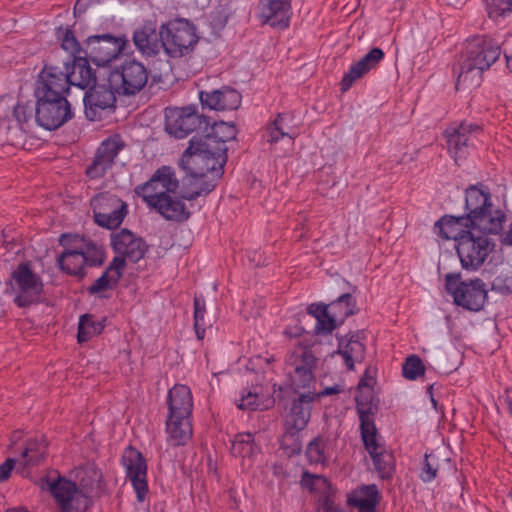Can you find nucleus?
Returning a JSON list of instances; mask_svg holds the SVG:
<instances>
[{
    "mask_svg": "<svg viewBox=\"0 0 512 512\" xmlns=\"http://www.w3.org/2000/svg\"><path fill=\"white\" fill-rule=\"evenodd\" d=\"M36 122L47 130H54L73 117L66 97H36Z\"/></svg>",
    "mask_w": 512,
    "mask_h": 512,
    "instance_id": "f8f14e48",
    "label": "nucleus"
},
{
    "mask_svg": "<svg viewBox=\"0 0 512 512\" xmlns=\"http://www.w3.org/2000/svg\"><path fill=\"white\" fill-rule=\"evenodd\" d=\"M331 313H333L340 322L354 313V298L351 294L346 293L338 297L337 300L326 305Z\"/></svg>",
    "mask_w": 512,
    "mask_h": 512,
    "instance_id": "37998d69",
    "label": "nucleus"
},
{
    "mask_svg": "<svg viewBox=\"0 0 512 512\" xmlns=\"http://www.w3.org/2000/svg\"><path fill=\"white\" fill-rule=\"evenodd\" d=\"M165 118L166 131L176 138L186 137L204 122L195 106L167 108Z\"/></svg>",
    "mask_w": 512,
    "mask_h": 512,
    "instance_id": "4468645a",
    "label": "nucleus"
},
{
    "mask_svg": "<svg viewBox=\"0 0 512 512\" xmlns=\"http://www.w3.org/2000/svg\"><path fill=\"white\" fill-rule=\"evenodd\" d=\"M168 416H191L193 398L188 386L177 384L168 393Z\"/></svg>",
    "mask_w": 512,
    "mask_h": 512,
    "instance_id": "cd10ccee",
    "label": "nucleus"
},
{
    "mask_svg": "<svg viewBox=\"0 0 512 512\" xmlns=\"http://www.w3.org/2000/svg\"><path fill=\"white\" fill-rule=\"evenodd\" d=\"M165 53L173 58L193 51L198 42L195 27L186 19H175L160 27Z\"/></svg>",
    "mask_w": 512,
    "mask_h": 512,
    "instance_id": "39448f33",
    "label": "nucleus"
},
{
    "mask_svg": "<svg viewBox=\"0 0 512 512\" xmlns=\"http://www.w3.org/2000/svg\"><path fill=\"white\" fill-rule=\"evenodd\" d=\"M226 151L227 148L221 142L217 144L211 138L193 137L190 140L189 147L184 151L179 164L186 172L184 184L188 181L195 189L183 192L182 199L193 200L214 188L215 185L207 183L204 178L208 173L216 178L222 175L227 159Z\"/></svg>",
    "mask_w": 512,
    "mask_h": 512,
    "instance_id": "f257e3e1",
    "label": "nucleus"
},
{
    "mask_svg": "<svg viewBox=\"0 0 512 512\" xmlns=\"http://www.w3.org/2000/svg\"><path fill=\"white\" fill-rule=\"evenodd\" d=\"M103 325L95 322L90 315H83L80 317L78 325V341L85 342L92 336L101 333Z\"/></svg>",
    "mask_w": 512,
    "mask_h": 512,
    "instance_id": "49530a36",
    "label": "nucleus"
},
{
    "mask_svg": "<svg viewBox=\"0 0 512 512\" xmlns=\"http://www.w3.org/2000/svg\"><path fill=\"white\" fill-rule=\"evenodd\" d=\"M236 127L233 124H227L225 122L216 123L212 128V133L203 136L202 138H211L217 144L220 142L225 148L226 142L236 137Z\"/></svg>",
    "mask_w": 512,
    "mask_h": 512,
    "instance_id": "a18cd8bd",
    "label": "nucleus"
},
{
    "mask_svg": "<svg viewBox=\"0 0 512 512\" xmlns=\"http://www.w3.org/2000/svg\"><path fill=\"white\" fill-rule=\"evenodd\" d=\"M494 249V243L484 234L463 231L456 245L461 265L466 270H477Z\"/></svg>",
    "mask_w": 512,
    "mask_h": 512,
    "instance_id": "1a4fd4ad",
    "label": "nucleus"
},
{
    "mask_svg": "<svg viewBox=\"0 0 512 512\" xmlns=\"http://www.w3.org/2000/svg\"><path fill=\"white\" fill-rule=\"evenodd\" d=\"M466 222L464 217L445 216L438 220L434 225L435 233L443 239H454L458 244V239L464 230L460 227L462 222Z\"/></svg>",
    "mask_w": 512,
    "mask_h": 512,
    "instance_id": "4c0bfd02",
    "label": "nucleus"
},
{
    "mask_svg": "<svg viewBox=\"0 0 512 512\" xmlns=\"http://www.w3.org/2000/svg\"><path fill=\"white\" fill-rule=\"evenodd\" d=\"M425 367L420 357L411 355L403 364V376L409 380H415L424 374Z\"/></svg>",
    "mask_w": 512,
    "mask_h": 512,
    "instance_id": "8fccbe9b",
    "label": "nucleus"
},
{
    "mask_svg": "<svg viewBox=\"0 0 512 512\" xmlns=\"http://www.w3.org/2000/svg\"><path fill=\"white\" fill-rule=\"evenodd\" d=\"M432 389H433V385H430V386L428 387V389H427V393L430 395V400H431V403H432V405H433L434 409H435V410H437V409H438V407H437V401H436V399L434 398V396H433V394H432Z\"/></svg>",
    "mask_w": 512,
    "mask_h": 512,
    "instance_id": "0e129e2a",
    "label": "nucleus"
},
{
    "mask_svg": "<svg viewBox=\"0 0 512 512\" xmlns=\"http://www.w3.org/2000/svg\"><path fill=\"white\" fill-rule=\"evenodd\" d=\"M285 334L290 336V337H297V336H300L302 334V331H301V329H297V331H295V333H291L290 330L286 329L285 330Z\"/></svg>",
    "mask_w": 512,
    "mask_h": 512,
    "instance_id": "69168bd1",
    "label": "nucleus"
},
{
    "mask_svg": "<svg viewBox=\"0 0 512 512\" xmlns=\"http://www.w3.org/2000/svg\"><path fill=\"white\" fill-rule=\"evenodd\" d=\"M267 402L263 401V397L256 389L254 391L244 390L241 398L237 401V407L241 410H263L267 409L269 404L272 403L270 399Z\"/></svg>",
    "mask_w": 512,
    "mask_h": 512,
    "instance_id": "c03bdc74",
    "label": "nucleus"
},
{
    "mask_svg": "<svg viewBox=\"0 0 512 512\" xmlns=\"http://www.w3.org/2000/svg\"><path fill=\"white\" fill-rule=\"evenodd\" d=\"M122 464L127 478L135 490L137 500L143 502L148 493L147 465L142 454L133 447H127L122 455Z\"/></svg>",
    "mask_w": 512,
    "mask_h": 512,
    "instance_id": "dca6fc26",
    "label": "nucleus"
},
{
    "mask_svg": "<svg viewBox=\"0 0 512 512\" xmlns=\"http://www.w3.org/2000/svg\"><path fill=\"white\" fill-rule=\"evenodd\" d=\"M489 18L498 21L512 13V0H484Z\"/></svg>",
    "mask_w": 512,
    "mask_h": 512,
    "instance_id": "09e8293b",
    "label": "nucleus"
},
{
    "mask_svg": "<svg viewBox=\"0 0 512 512\" xmlns=\"http://www.w3.org/2000/svg\"><path fill=\"white\" fill-rule=\"evenodd\" d=\"M69 86L65 71L56 66L45 65L36 83L35 96L65 97Z\"/></svg>",
    "mask_w": 512,
    "mask_h": 512,
    "instance_id": "a211bd4d",
    "label": "nucleus"
},
{
    "mask_svg": "<svg viewBox=\"0 0 512 512\" xmlns=\"http://www.w3.org/2000/svg\"><path fill=\"white\" fill-rule=\"evenodd\" d=\"M481 133L480 126L467 122L445 131L448 151L456 163L467 156L469 148L475 145V140Z\"/></svg>",
    "mask_w": 512,
    "mask_h": 512,
    "instance_id": "2eb2a0df",
    "label": "nucleus"
},
{
    "mask_svg": "<svg viewBox=\"0 0 512 512\" xmlns=\"http://www.w3.org/2000/svg\"><path fill=\"white\" fill-rule=\"evenodd\" d=\"M465 194L466 226L484 235L499 233L506 216L492 204L489 190L472 185L466 189Z\"/></svg>",
    "mask_w": 512,
    "mask_h": 512,
    "instance_id": "20e7f679",
    "label": "nucleus"
},
{
    "mask_svg": "<svg viewBox=\"0 0 512 512\" xmlns=\"http://www.w3.org/2000/svg\"><path fill=\"white\" fill-rule=\"evenodd\" d=\"M289 116L287 114H279L275 121L267 128L268 142L276 143L281 138L287 137L290 144L298 136L299 131L288 123Z\"/></svg>",
    "mask_w": 512,
    "mask_h": 512,
    "instance_id": "e433bc0d",
    "label": "nucleus"
},
{
    "mask_svg": "<svg viewBox=\"0 0 512 512\" xmlns=\"http://www.w3.org/2000/svg\"><path fill=\"white\" fill-rule=\"evenodd\" d=\"M79 491L86 494L90 502L93 497H97L103 492L102 474L99 469L88 465L83 470Z\"/></svg>",
    "mask_w": 512,
    "mask_h": 512,
    "instance_id": "c9c22d12",
    "label": "nucleus"
},
{
    "mask_svg": "<svg viewBox=\"0 0 512 512\" xmlns=\"http://www.w3.org/2000/svg\"><path fill=\"white\" fill-rule=\"evenodd\" d=\"M446 290L454 303L470 311H480L488 297V290L481 279L461 281L459 275L448 274L445 278Z\"/></svg>",
    "mask_w": 512,
    "mask_h": 512,
    "instance_id": "0eeeda50",
    "label": "nucleus"
},
{
    "mask_svg": "<svg viewBox=\"0 0 512 512\" xmlns=\"http://www.w3.org/2000/svg\"><path fill=\"white\" fill-rule=\"evenodd\" d=\"M41 488L51 493L61 512H85L90 506L88 496L74 482L56 473L43 479Z\"/></svg>",
    "mask_w": 512,
    "mask_h": 512,
    "instance_id": "423d86ee",
    "label": "nucleus"
},
{
    "mask_svg": "<svg viewBox=\"0 0 512 512\" xmlns=\"http://www.w3.org/2000/svg\"><path fill=\"white\" fill-rule=\"evenodd\" d=\"M12 288L16 292L14 299L19 307L38 303L43 294V282L27 263L20 264L11 275Z\"/></svg>",
    "mask_w": 512,
    "mask_h": 512,
    "instance_id": "9b49d317",
    "label": "nucleus"
},
{
    "mask_svg": "<svg viewBox=\"0 0 512 512\" xmlns=\"http://www.w3.org/2000/svg\"><path fill=\"white\" fill-rule=\"evenodd\" d=\"M500 53L498 43L490 38L477 36L469 40L459 61L456 89L466 90L479 86L483 71L499 58Z\"/></svg>",
    "mask_w": 512,
    "mask_h": 512,
    "instance_id": "7ed1b4c3",
    "label": "nucleus"
},
{
    "mask_svg": "<svg viewBox=\"0 0 512 512\" xmlns=\"http://www.w3.org/2000/svg\"><path fill=\"white\" fill-rule=\"evenodd\" d=\"M505 402L507 404V407H508V411L509 413L511 414L512 416V389H508L506 390V393H505Z\"/></svg>",
    "mask_w": 512,
    "mask_h": 512,
    "instance_id": "680f3d73",
    "label": "nucleus"
},
{
    "mask_svg": "<svg viewBox=\"0 0 512 512\" xmlns=\"http://www.w3.org/2000/svg\"><path fill=\"white\" fill-rule=\"evenodd\" d=\"M502 243L506 245H512V222L509 230L503 235Z\"/></svg>",
    "mask_w": 512,
    "mask_h": 512,
    "instance_id": "e2e57ef3",
    "label": "nucleus"
},
{
    "mask_svg": "<svg viewBox=\"0 0 512 512\" xmlns=\"http://www.w3.org/2000/svg\"><path fill=\"white\" fill-rule=\"evenodd\" d=\"M75 243H78L75 241ZM60 268L72 275H82L85 267V256L81 251L80 244L65 249L58 257Z\"/></svg>",
    "mask_w": 512,
    "mask_h": 512,
    "instance_id": "72a5a7b5",
    "label": "nucleus"
},
{
    "mask_svg": "<svg viewBox=\"0 0 512 512\" xmlns=\"http://www.w3.org/2000/svg\"><path fill=\"white\" fill-rule=\"evenodd\" d=\"M263 22L278 29L289 26L291 4L289 0H260Z\"/></svg>",
    "mask_w": 512,
    "mask_h": 512,
    "instance_id": "4be33fe9",
    "label": "nucleus"
},
{
    "mask_svg": "<svg viewBox=\"0 0 512 512\" xmlns=\"http://www.w3.org/2000/svg\"><path fill=\"white\" fill-rule=\"evenodd\" d=\"M337 354L341 355L348 370H353L355 363L364 360L365 347L358 336L351 335L339 340Z\"/></svg>",
    "mask_w": 512,
    "mask_h": 512,
    "instance_id": "2f4dec72",
    "label": "nucleus"
},
{
    "mask_svg": "<svg viewBox=\"0 0 512 512\" xmlns=\"http://www.w3.org/2000/svg\"><path fill=\"white\" fill-rule=\"evenodd\" d=\"M361 437L366 450L373 459L374 467L382 478H388L393 471V456L385 451L377 441V431L372 415L359 411Z\"/></svg>",
    "mask_w": 512,
    "mask_h": 512,
    "instance_id": "9d476101",
    "label": "nucleus"
},
{
    "mask_svg": "<svg viewBox=\"0 0 512 512\" xmlns=\"http://www.w3.org/2000/svg\"><path fill=\"white\" fill-rule=\"evenodd\" d=\"M115 93L111 87L92 85L84 97L86 116L94 120L98 110L113 107L116 101Z\"/></svg>",
    "mask_w": 512,
    "mask_h": 512,
    "instance_id": "393cba45",
    "label": "nucleus"
},
{
    "mask_svg": "<svg viewBox=\"0 0 512 512\" xmlns=\"http://www.w3.org/2000/svg\"><path fill=\"white\" fill-rule=\"evenodd\" d=\"M287 365L291 368L289 374L295 391L308 387L314 381L312 369L315 357L310 350L304 347L295 348L287 358Z\"/></svg>",
    "mask_w": 512,
    "mask_h": 512,
    "instance_id": "f3484780",
    "label": "nucleus"
},
{
    "mask_svg": "<svg viewBox=\"0 0 512 512\" xmlns=\"http://www.w3.org/2000/svg\"><path fill=\"white\" fill-rule=\"evenodd\" d=\"M125 268V261L121 257H115L105 272L89 287L91 294H96L112 288L117 284Z\"/></svg>",
    "mask_w": 512,
    "mask_h": 512,
    "instance_id": "473e14b6",
    "label": "nucleus"
},
{
    "mask_svg": "<svg viewBox=\"0 0 512 512\" xmlns=\"http://www.w3.org/2000/svg\"><path fill=\"white\" fill-rule=\"evenodd\" d=\"M106 201L111 210L95 212V222L108 229L117 228L127 214V205L117 197L107 198Z\"/></svg>",
    "mask_w": 512,
    "mask_h": 512,
    "instance_id": "7c9ffc66",
    "label": "nucleus"
},
{
    "mask_svg": "<svg viewBox=\"0 0 512 512\" xmlns=\"http://www.w3.org/2000/svg\"><path fill=\"white\" fill-rule=\"evenodd\" d=\"M314 481V492L322 494L326 493L329 488L328 480L324 476L316 475Z\"/></svg>",
    "mask_w": 512,
    "mask_h": 512,
    "instance_id": "4d7b16f0",
    "label": "nucleus"
},
{
    "mask_svg": "<svg viewBox=\"0 0 512 512\" xmlns=\"http://www.w3.org/2000/svg\"><path fill=\"white\" fill-rule=\"evenodd\" d=\"M30 112L26 105L17 104L14 107L13 115L19 123H26L30 118Z\"/></svg>",
    "mask_w": 512,
    "mask_h": 512,
    "instance_id": "5fc2aeb1",
    "label": "nucleus"
},
{
    "mask_svg": "<svg viewBox=\"0 0 512 512\" xmlns=\"http://www.w3.org/2000/svg\"><path fill=\"white\" fill-rule=\"evenodd\" d=\"M315 476L316 475L304 472L301 478V485L309 491L314 492Z\"/></svg>",
    "mask_w": 512,
    "mask_h": 512,
    "instance_id": "13d9d810",
    "label": "nucleus"
},
{
    "mask_svg": "<svg viewBox=\"0 0 512 512\" xmlns=\"http://www.w3.org/2000/svg\"><path fill=\"white\" fill-rule=\"evenodd\" d=\"M259 451L254 443L253 435L250 433L237 434L232 442L231 452L234 456L250 460Z\"/></svg>",
    "mask_w": 512,
    "mask_h": 512,
    "instance_id": "58836bf2",
    "label": "nucleus"
},
{
    "mask_svg": "<svg viewBox=\"0 0 512 512\" xmlns=\"http://www.w3.org/2000/svg\"><path fill=\"white\" fill-rule=\"evenodd\" d=\"M384 58V52L381 48H372L359 61L352 64L347 73L344 74L341 81L342 91H347L353 83L362 78L370 70L374 69Z\"/></svg>",
    "mask_w": 512,
    "mask_h": 512,
    "instance_id": "b1692460",
    "label": "nucleus"
},
{
    "mask_svg": "<svg viewBox=\"0 0 512 512\" xmlns=\"http://www.w3.org/2000/svg\"><path fill=\"white\" fill-rule=\"evenodd\" d=\"M47 443L44 439L30 440L22 452L24 466L38 464L46 454Z\"/></svg>",
    "mask_w": 512,
    "mask_h": 512,
    "instance_id": "79ce46f5",
    "label": "nucleus"
},
{
    "mask_svg": "<svg viewBox=\"0 0 512 512\" xmlns=\"http://www.w3.org/2000/svg\"><path fill=\"white\" fill-rule=\"evenodd\" d=\"M199 98L203 106L218 111L234 110L241 104L240 93L230 87H223L211 92L201 91Z\"/></svg>",
    "mask_w": 512,
    "mask_h": 512,
    "instance_id": "5701e85b",
    "label": "nucleus"
},
{
    "mask_svg": "<svg viewBox=\"0 0 512 512\" xmlns=\"http://www.w3.org/2000/svg\"><path fill=\"white\" fill-rule=\"evenodd\" d=\"M205 314V300L202 295H196L194 297V329L199 340L204 339L206 328L212 326L210 319L206 320Z\"/></svg>",
    "mask_w": 512,
    "mask_h": 512,
    "instance_id": "ea45409f",
    "label": "nucleus"
},
{
    "mask_svg": "<svg viewBox=\"0 0 512 512\" xmlns=\"http://www.w3.org/2000/svg\"><path fill=\"white\" fill-rule=\"evenodd\" d=\"M438 471L437 458L433 454H425V459L421 471V479L424 482H430L435 479Z\"/></svg>",
    "mask_w": 512,
    "mask_h": 512,
    "instance_id": "603ef678",
    "label": "nucleus"
},
{
    "mask_svg": "<svg viewBox=\"0 0 512 512\" xmlns=\"http://www.w3.org/2000/svg\"><path fill=\"white\" fill-rule=\"evenodd\" d=\"M133 41L137 49L146 56H155L161 49L164 50L160 31L151 26H144L134 32Z\"/></svg>",
    "mask_w": 512,
    "mask_h": 512,
    "instance_id": "c756f323",
    "label": "nucleus"
},
{
    "mask_svg": "<svg viewBox=\"0 0 512 512\" xmlns=\"http://www.w3.org/2000/svg\"><path fill=\"white\" fill-rule=\"evenodd\" d=\"M191 416H168L166 421L167 442L177 447L185 445L192 437Z\"/></svg>",
    "mask_w": 512,
    "mask_h": 512,
    "instance_id": "bb28decb",
    "label": "nucleus"
},
{
    "mask_svg": "<svg viewBox=\"0 0 512 512\" xmlns=\"http://www.w3.org/2000/svg\"><path fill=\"white\" fill-rule=\"evenodd\" d=\"M20 438H21V433L20 432H15L12 435V438H11L12 445H14Z\"/></svg>",
    "mask_w": 512,
    "mask_h": 512,
    "instance_id": "338daca9",
    "label": "nucleus"
},
{
    "mask_svg": "<svg viewBox=\"0 0 512 512\" xmlns=\"http://www.w3.org/2000/svg\"><path fill=\"white\" fill-rule=\"evenodd\" d=\"M148 76L149 72L141 62L126 60L110 72L108 82L117 94L131 96L145 88Z\"/></svg>",
    "mask_w": 512,
    "mask_h": 512,
    "instance_id": "6e6552de",
    "label": "nucleus"
},
{
    "mask_svg": "<svg viewBox=\"0 0 512 512\" xmlns=\"http://www.w3.org/2000/svg\"><path fill=\"white\" fill-rule=\"evenodd\" d=\"M306 454L311 463H325L331 455L329 441L320 437L315 438L308 444Z\"/></svg>",
    "mask_w": 512,
    "mask_h": 512,
    "instance_id": "a19ab883",
    "label": "nucleus"
},
{
    "mask_svg": "<svg viewBox=\"0 0 512 512\" xmlns=\"http://www.w3.org/2000/svg\"><path fill=\"white\" fill-rule=\"evenodd\" d=\"M76 242H79L81 251L85 256V265L98 266L103 263L104 252L101 247L91 242H86L83 239L76 240Z\"/></svg>",
    "mask_w": 512,
    "mask_h": 512,
    "instance_id": "de8ad7c7",
    "label": "nucleus"
},
{
    "mask_svg": "<svg viewBox=\"0 0 512 512\" xmlns=\"http://www.w3.org/2000/svg\"><path fill=\"white\" fill-rule=\"evenodd\" d=\"M15 463V459L8 458L4 463L0 465V483L6 481L10 477Z\"/></svg>",
    "mask_w": 512,
    "mask_h": 512,
    "instance_id": "6e6d98bb",
    "label": "nucleus"
},
{
    "mask_svg": "<svg viewBox=\"0 0 512 512\" xmlns=\"http://www.w3.org/2000/svg\"><path fill=\"white\" fill-rule=\"evenodd\" d=\"M59 38H61V46L67 51L73 59L77 53L80 52V45L73 33L70 30H65L63 33L59 34Z\"/></svg>",
    "mask_w": 512,
    "mask_h": 512,
    "instance_id": "864d4df0",
    "label": "nucleus"
},
{
    "mask_svg": "<svg viewBox=\"0 0 512 512\" xmlns=\"http://www.w3.org/2000/svg\"><path fill=\"white\" fill-rule=\"evenodd\" d=\"M125 40L110 34L93 35L86 40L85 54L98 66H106L124 50Z\"/></svg>",
    "mask_w": 512,
    "mask_h": 512,
    "instance_id": "ddd939ff",
    "label": "nucleus"
},
{
    "mask_svg": "<svg viewBox=\"0 0 512 512\" xmlns=\"http://www.w3.org/2000/svg\"><path fill=\"white\" fill-rule=\"evenodd\" d=\"M507 60V67L512 71V57L505 55Z\"/></svg>",
    "mask_w": 512,
    "mask_h": 512,
    "instance_id": "774afa93",
    "label": "nucleus"
},
{
    "mask_svg": "<svg viewBox=\"0 0 512 512\" xmlns=\"http://www.w3.org/2000/svg\"><path fill=\"white\" fill-rule=\"evenodd\" d=\"M315 399L312 392L300 394L298 399L294 400L289 414L286 416V433L284 440L293 438L299 431L303 430L310 419L311 403Z\"/></svg>",
    "mask_w": 512,
    "mask_h": 512,
    "instance_id": "6ab92c4d",
    "label": "nucleus"
},
{
    "mask_svg": "<svg viewBox=\"0 0 512 512\" xmlns=\"http://www.w3.org/2000/svg\"><path fill=\"white\" fill-rule=\"evenodd\" d=\"M178 187L173 168L161 166L147 182L135 188V193L165 219L183 221L189 218L190 213L182 200L173 197Z\"/></svg>",
    "mask_w": 512,
    "mask_h": 512,
    "instance_id": "f03ea898",
    "label": "nucleus"
},
{
    "mask_svg": "<svg viewBox=\"0 0 512 512\" xmlns=\"http://www.w3.org/2000/svg\"><path fill=\"white\" fill-rule=\"evenodd\" d=\"M492 289L500 293H512V270H503L492 282Z\"/></svg>",
    "mask_w": 512,
    "mask_h": 512,
    "instance_id": "3c124183",
    "label": "nucleus"
},
{
    "mask_svg": "<svg viewBox=\"0 0 512 512\" xmlns=\"http://www.w3.org/2000/svg\"><path fill=\"white\" fill-rule=\"evenodd\" d=\"M341 391H342L341 386L336 384L334 386L327 387V388L323 389L322 391L318 392L317 394H315V393H313V394L315 395V397L321 398V397L337 394Z\"/></svg>",
    "mask_w": 512,
    "mask_h": 512,
    "instance_id": "bf43d9fd",
    "label": "nucleus"
},
{
    "mask_svg": "<svg viewBox=\"0 0 512 512\" xmlns=\"http://www.w3.org/2000/svg\"><path fill=\"white\" fill-rule=\"evenodd\" d=\"M111 244L118 255L117 257L126 259L131 262H137L143 258L147 251V245L142 238L136 236L127 229L112 235Z\"/></svg>",
    "mask_w": 512,
    "mask_h": 512,
    "instance_id": "aec40b11",
    "label": "nucleus"
},
{
    "mask_svg": "<svg viewBox=\"0 0 512 512\" xmlns=\"http://www.w3.org/2000/svg\"><path fill=\"white\" fill-rule=\"evenodd\" d=\"M379 501L380 494L375 484L360 486L348 495V503L359 512H376Z\"/></svg>",
    "mask_w": 512,
    "mask_h": 512,
    "instance_id": "c85d7f7f",
    "label": "nucleus"
},
{
    "mask_svg": "<svg viewBox=\"0 0 512 512\" xmlns=\"http://www.w3.org/2000/svg\"><path fill=\"white\" fill-rule=\"evenodd\" d=\"M64 64L69 85L85 89L95 84L96 77L85 57H75L72 60L71 66L68 61Z\"/></svg>",
    "mask_w": 512,
    "mask_h": 512,
    "instance_id": "a878e982",
    "label": "nucleus"
},
{
    "mask_svg": "<svg viewBox=\"0 0 512 512\" xmlns=\"http://www.w3.org/2000/svg\"><path fill=\"white\" fill-rule=\"evenodd\" d=\"M124 144L119 136L115 135L104 140L97 149L92 164L87 168V175L91 178H99L111 168L114 159Z\"/></svg>",
    "mask_w": 512,
    "mask_h": 512,
    "instance_id": "412c9836",
    "label": "nucleus"
},
{
    "mask_svg": "<svg viewBox=\"0 0 512 512\" xmlns=\"http://www.w3.org/2000/svg\"><path fill=\"white\" fill-rule=\"evenodd\" d=\"M308 313L316 318L315 332L317 334L331 333L337 327V323L340 322L324 304H311Z\"/></svg>",
    "mask_w": 512,
    "mask_h": 512,
    "instance_id": "f704fd0d",
    "label": "nucleus"
},
{
    "mask_svg": "<svg viewBox=\"0 0 512 512\" xmlns=\"http://www.w3.org/2000/svg\"><path fill=\"white\" fill-rule=\"evenodd\" d=\"M90 5H93L92 1L90 0H77L74 6V13H84Z\"/></svg>",
    "mask_w": 512,
    "mask_h": 512,
    "instance_id": "052dcab7",
    "label": "nucleus"
}]
</instances>
